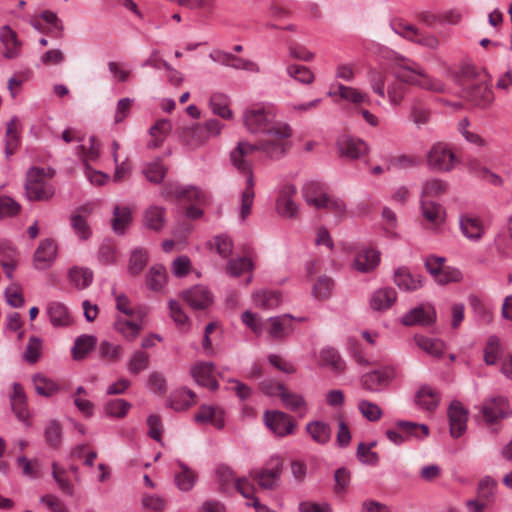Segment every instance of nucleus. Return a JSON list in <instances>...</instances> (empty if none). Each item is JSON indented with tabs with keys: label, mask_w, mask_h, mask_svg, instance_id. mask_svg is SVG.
<instances>
[{
	"label": "nucleus",
	"mask_w": 512,
	"mask_h": 512,
	"mask_svg": "<svg viewBox=\"0 0 512 512\" xmlns=\"http://www.w3.org/2000/svg\"><path fill=\"white\" fill-rule=\"evenodd\" d=\"M459 225L462 234L469 240L477 241L484 235L485 228L483 222L474 214H461L459 217Z\"/></svg>",
	"instance_id": "20"
},
{
	"label": "nucleus",
	"mask_w": 512,
	"mask_h": 512,
	"mask_svg": "<svg viewBox=\"0 0 512 512\" xmlns=\"http://www.w3.org/2000/svg\"><path fill=\"white\" fill-rule=\"evenodd\" d=\"M257 151H261V141L258 144L239 141L235 148L230 151V162L240 173L249 177L253 175L252 156Z\"/></svg>",
	"instance_id": "5"
},
{
	"label": "nucleus",
	"mask_w": 512,
	"mask_h": 512,
	"mask_svg": "<svg viewBox=\"0 0 512 512\" xmlns=\"http://www.w3.org/2000/svg\"><path fill=\"white\" fill-rule=\"evenodd\" d=\"M131 408V404L125 399H113L104 405V413L107 417L124 418Z\"/></svg>",
	"instance_id": "56"
},
{
	"label": "nucleus",
	"mask_w": 512,
	"mask_h": 512,
	"mask_svg": "<svg viewBox=\"0 0 512 512\" xmlns=\"http://www.w3.org/2000/svg\"><path fill=\"white\" fill-rule=\"evenodd\" d=\"M470 98L476 105L485 107L494 100V95L487 85H479L471 90Z\"/></svg>",
	"instance_id": "64"
},
{
	"label": "nucleus",
	"mask_w": 512,
	"mask_h": 512,
	"mask_svg": "<svg viewBox=\"0 0 512 512\" xmlns=\"http://www.w3.org/2000/svg\"><path fill=\"white\" fill-rule=\"evenodd\" d=\"M15 257V249L6 242V247L1 252L0 263L3 267L4 273L9 279L13 278L14 270L17 267V260Z\"/></svg>",
	"instance_id": "59"
},
{
	"label": "nucleus",
	"mask_w": 512,
	"mask_h": 512,
	"mask_svg": "<svg viewBox=\"0 0 512 512\" xmlns=\"http://www.w3.org/2000/svg\"><path fill=\"white\" fill-rule=\"evenodd\" d=\"M293 320L295 318L291 314L269 317L265 330L273 340H283L293 333Z\"/></svg>",
	"instance_id": "11"
},
{
	"label": "nucleus",
	"mask_w": 512,
	"mask_h": 512,
	"mask_svg": "<svg viewBox=\"0 0 512 512\" xmlns=\"http://www.w3.org/2000/svg\"><path fill=\"white\" fill-rule=\"evenodd\" d=\"M297 188L293 184H284L279 188L276 199V211L284 218H295L298 215V205L294 201Z\"/></svg>",
	"instance_id": "10"
},
{
	"label": "nucleus",
	"mask_w": 512,
	"mask_h": 512,
	"mask_svg": "<svg viewBox=\"0 0 512 512\" xmlns=\"http://www.w3.org/2000/svg\"><path fill=\"white\" fill-rule=\"evenodd\" d=\"M282 473V460L279 456H272L265 467L252 469L249 476L257 481L262 489L272 490L278 485Z\"/></svg>",
	"instance_id": "6"
},
{
	"label": "nucleus",
	"mask_w": 512,
	"mask_h": 512,
	"mask_svg": "<svg viewBox=\"0 0 512 512\" xmlns=\"http://www.w3.org/2000/svg\"><path fill=\"white\" fill-rule=\"evenodd\" d=\"M21 124L17 116H13L6 124L5 132V154L10 157L20 142Z\"/></svg>",
	"instance_id": "30"
},
{
	"label": "nucleus",
	"mask_w": 512,
	"mask_h": 512,
	"mask_svg": "<svg viewBox=\"0 0 512 512\" xmlns=\"http://www.w3.org/2000/svg\"><path fill=\"white\" fill-rule=\"evenodd\" d=\"M302 195L309 206L317 209H322L325 197L328 196L324 189L315 182L306 183L302 188Z\"/></svg>",
	"instance_id": "37"
},
{
	"label": "nucleus",
	"mask_w": 512,
	"mask_h": 512,
	"mask_svg": "<svg viewBox=\"0 0 512 512\" xmlns=\"http://www.w3.org/2000/svg\"><path fill=\"white\" fill-rule=\"evenodd\" d=\"M195 403V394L189 389H182L171 394L169 405L176 411H184Z\"/></svg>",
	"instance_id": "48"
},
{
	"label": "nucleus",
	"mask_w": 512,
	"mask_h": 512,
	"mask_svg": "<svg viewBox=\"0 0 512 512\" xmlns=\"http://www.w3.org/2000/svg\"><path fill=\"white\" fill-rule=\"evenodd\" d=\"M286 72L290 78L304 85L312 84L315 80L314 73L306 66L290 64L287 66Z\"/></svg>",
	"instance_id": "52"
},
{
	"label": "nucleus",
	"mask_w": 512,
	"mask_h": 512,
	"mask_svg": "<svg viewBox=\"0 0 512 512\" xmlns=\"http://www.w3.org/2000/svg\"><path fill=\"white\" fill-rule=\"evenodd\" d=\"M171 128L169 120L161 119L158 120L150 129L149 133L153 137V140H151L148 143V146L150 148H156L158 147L161 142L163 141L165 135L169 132Z\"/></svg>",
	"instance_id": "60"
},
{
	"label": "nucleus",
	"mask_w": 512,
	"mask_h": 512,
	"mask_svg": "<svg viewBox=\"0 0 512 512\" xmlns=\"http://www.w3.org/2000/svg\"><path fill=\"white\" fill-rule=\"evenodd\" d=\"M179 471L176 472L174 480L177 488L183 492L190 491L196 484L197 473L182 461H177Z\"/></svg>",
	"instance_id": "31"
},
{
	"label": "nucleus",
	"mask_w": 512,
	"mask_h": 512,
	"mask_svg": "<svg viewBox=\"0 0 512 512\" xmlns=\"http://www.w3.org/2000/svg\"><path fill=\"white\" fill-rule=\"evenodd\" d=\"M320 364L329 367L334 372L340 373L345 369V362L334 348L326 347L320 351Z\"/></svg>",
	"instance_id": "42"
},
{
	"label": "nucleus",
	"mask_w": 512,
	"mask_h": 512,
	"mask_svg": "<svg viewBox=\"0 0 512 512\" xmlns=\"http://www.w3.org/2000/svg\"><path fill=\"white\" fill-rule=\"evenodd\" d=\"M436 320V311L430 306H419L411 309L402 316L401 322L406 326L430 325Z\"/></svg>",
	"instance_id": "18"
},
{
	"label": "nucleus",
	"mask_w": 512,
	"mask_h": 512,
	"mask_svg": "<svg viewBox=\"0 0 512 512\" xmlns=\"http://www.w3.org/2000/svg\"><path fill=\"white\" fill-rule=\"evenodd\" d=\"M450 435L453 438L461 437L467 429L468 410L459 401H453L448 408Z\"/></svg>",
	"instance_id": "12"
},
{
	"label": "nucleus",
	"mask_w": 512,
	"mask_h": 512,
	"mask_svg": "<svg viewBox=\"0 0 512 512\" xmlns=\"http://www.w3.org/2000/svg\"><path fill=\"white\" fill-rule=\"evenodd\" d=\"M396 426L405 433L407 440L409 438L423 440L429 435V427L426 424H418L416 422L399 420L396 422Z\"/></svg>",
	"instance_id": "47"
},
{
	"label": "nucleus",
	"mask_w": 512,
	"mask_h": 512,
	"mask_svg": "<svg viewBox=\"0 0 512 512\" xmlns=\"http://www.w3.org/2000/svg\"><path fill=\"white\" fill-rule=\"evenodd\" d=\"M68 278L70 283L77 289H85L93 281V272L85 267H72L69 270Z\"/></svg>",
	"instance_id": "44"
},
{
	"label": "nucleus",
	"mask_w": 512,
	"mask_h": 512,
	"mask_svg": "<svg viewBox=\"0 0 512 512\" xmlns=\"http://www.w3.org/2000/svg\"><path fill=\"white\" fill-rule=\"evenodd\" d=\"M481 412L489 423H494L511 414L509 405L504 397H491L487 399L481 407Z\"/></svg>",
	"instance_id": "15"
},
{
	"label": "nucleus",
	"mask_w": 512,
	"mask_h": 512,
	"mask_svg": "<svg viewBox=\"0 0 512 512\" xmlns=\"http://www.w3.org/2000/svg\"><path fill=\"white\" fill-rule=\"evenodd\" d=\"M276 390L284 408L296 413L300 417H304L307 414L309 406L302 394L290 391L283 385H277Z\"/></svg>",
	"instance_id": "13"
},
{
	"label": "nucleus",
	"mask_w": 512,
	"mask_h": 512,
	"mask_svg": "<svg viewBox=\"0 0 512 512\" xmlns=\"http://www.w3.org/2000/svg\"><path fill=\"white\" fill-rule=\"evenodd\" d=\"M497 490V482L490 476L483 477L478 484V498L487 502L494 499Z\"/></svg>",
	"instance_id": "61"
},
{
	"label": "nucleus",
	"mask_w": 512,
	"mask_h": 512,
	"mask_svg": "<svg viewBox=\"0 0 512 512\" xmlns=\"http://www.w3.org/2000/svg\"><path fill=\"white\" fill-rule=\"evenodd\" d=\"M397 300V293L391 287L376 289L369 298V306L375 312L390 309Z\"/></svg>",
	"instance_id": "22"
},
{
	"label": "nucleus",
	"mask_w": 512,
	"mask_h": 512,
	"mask_svg": "<svg viewBox=\"0 0 512 512\" xmlns=\"http://www.w3.org/2000/svg\"><path fill=\"white\" fill-rule=\"evenodd\" d=\"M337 147L342 156L357 159L368 152V145L359 138L344 135L339 137Z\"/></svg>",
	"instance_id": "17"
},
{
	"label": "nucleus",
	"mask_w": 512,
	"mask_h": 512,
	"mask_svg": "<svg viewBox=\"0 0 512 512\" xmlns=\"http://www.w3.org/2000/svg\"><path fill=\"white\" fill-rule=\"evenodd\" d=\"M194 419L197 423H210L218 429H222L225 425L223 410L209 405L201 406Z\"/></svg>",
	"instance_id": "28"
},
{
	"label": "nucleus",
	"mask_w": 512,
	"mask_h": 512,
	"mask_svg": "<svg viewBox=\"0 0 512 512\" xmlns=\"http://www.w3.org/2000/svg\"><path fill=\"white\" fill-rule=\"evenodd\" d=\"M114 330L128 341L133 342L140 334L142 326L139 322L118 316L113 324Z\"/></svg>",
	"instance_id": "34"
},
{
	"label": "nucleus",
	"mask_w": 512,
	"mask_h": 512,
	"mask_svg": "<svg viewBox=\"0 0 512 512\" xmlns=\"http://www.w3.org/2000/svg\"><path fill=\"white\" fill-rule=\"evenodd\" d=\"M357 408L360 414L370 422H377L383 417L382 408L372 401L361 399L358 401Z\"/></svg>",
	"instance_id": "57"
},
{
	"label": "nucleus",
	"mask_w": 512,
	"mask_h": 512,
	"mask_svg": "<svg viewBox=\"0 0 512 512\" xmlns=\"http://www.w3.org/2000/svg\"><path fill=\"white\" fill-rule=\"evenodd\" d=\"M439 401V393L428 385H423L415 395L416 404L426 411H434L437 408Z\"/></svg>",
	"instance_id": "35"
},
{
	"label": "nucleus",
	"mask_w": 512,
	"mask_h": 512,
	"mask_svg": "<svg viewBox=\"0 0 512 512\" xmlns=\"http://www.w3.org/2000/svg\"><path fill=\"white\" fill-rule=\"evenodd\" d=\"M166 270L162 265L150 268L146 276V285L152 291H161L166 284Z\"/></svg>",
	"instance_id": "50"
},
{
	"label": "nucleus",
	"mask_w": 512,
	"mask_h": 512,
	"mask_svg": "<svg viewBox=\"0 0 512 512\" xmlns=\"http://www.w3.org/2000/svg\"><path fill=\"white\" fill-rule=\"evenodd\" d=\"M334 289V281L328 276L317 278L312 287V296L317 300L330 298Z\"/></svg>",
	"instance_id": "54"
},
{
	"label": "nucleus",
	"mask_w": 512,
	"mask_h": 512,
	"mask_svg": "<svg viewBox=\"0 0 512 512\" xmlns=\"http://www.w3.org/2000/svg\"><path fill=\"white\" fill-rule=\"evenodd\" d=\"M457 163L453 151L447 144H434L427 154V165L430 169L440 172L451 171Z\"/></svg>",
	"instance_id": "7"
},
{
	"label": "nucleus",
	"mask_w": 512,
	"mask_h": 512,
	"mask_svg": "<svg viewBox=\"0 0 512 512\" xmlns=\"http://www.w3.org/2000/svg\"><path fill=\"white\" fill-rule=\"evenodd\" d=\"M238 478L235 477L234 472L226 465H220L216 469V482L218 489L221 493L229 494L235 487V481Z\"/></svg>",
	"instance_id": "43"
},
{
	"label": "nucleus",
	"mask_w": 512,
	"mask_h": 512,
	"mask_svg": "<svg viewBox=\"0 0 512 512\" xmlns=\"http://www.w3.org/2000/svg\"><path fill=\"white\" fill-rule=\"evenodd\" d=\"M448 190V184L443 180L431 178L423 182L421 199L439 197Z\"/></svg>",
	"instance_id": "51"
},
{
	"label": "nucleus",
	"mask_w": 512,
	"mask_h": 512,
	"mask_svg": "<svg viewBox=\"0 0 512 512\" xmlns=\"http://www.w3.org/2000/svg\"><path fill=\"white\" fill-rule=\"evenodd\" d=\"M416 345L433 357H440L444 352V343L435 338H429L423 335L415 336Z\"/></svg>",
	"instance_id": "49"
},
{
	"label": "nucleus",
	"mask_w": 512,
	"mask_h": 512,
	"mask_svg": "<svg viewBox=\"0 0 512 512\" xmlns=\"http://www.w3.org/2000/svg\"><path fill=\"white\" fill-rule=\"evenodd\" d=\"M51 175L44 169L31 167L26 174L25 191L27 198L32 201H46L54 193V187L50 183Z\"/></svg>",
	"instance_id": "3"
},
{
	"label": "nucleus",
	"mask_w": 512,
	"mask_h": 512,
	"mask_svg": "<svg viewBox=\"0 0 512 512\" xmlns=\"http://www.w3.org/2000/svg\"><path fill=\"white\" fill-rule=\"evenodd\" d=\"M209 106L213 114L223 118L231 119L233 113L229 108V98L223 93H214L209 100Z\"/></svg>",
	"instance_id": "46"
},
{
	"label": "nucleus",
	"mask_w": 512,
	"mask_h": 512,
	"mask_svg": "<svg viewBox=\"0 0 512 512\" xmlns=\"http://www.w3.org/2000/svg\"><path fill=\"white\" fill-rule=\"evenodd\" d=\"M190 373L198 385L207 387L210 390H216L218 388L215 367L212 362H196L191 366Z\"/></svg>",
	"instance_id": "14"
},
{
	"label": "nucleus",
	"mask_w": 512,
	"mask_h": 512,
	"mask_svg": "<svg viewBox=\"0 0 512 512\" xmlns=\"http://www.w3.org/2000/svg\"><path fill=\"white\" fill-rule=\"evenodd\" d=\"M327 95L331 97L339 95L342 100L356 105L369 101V96L367 93L362 92L358 88L345 86L342 84L337 85V92L329 91Z\"/></svg>",
	"instance_id": "39"
},
{
	"label": "nucleus",
	"mask_w": 512,
	"mask_h": 512,
	"mask_svg": "<svg viewBox=\"0 0 512 512\" xmlns=\"http://www.w3.org/2000/svg\"><path fill=\"white\" fill-rule=\"evenodd\" d=\"M97 338L93 335L83 334L76 338L72 347V356L75 360H82L94 349Z\"/></svg>",
	"instance_id": "41"
},
{
	"label": "nucleus",
	"mask_w": 512,
	"mask_h": 512,
	"mask_svg": "<svg viewBox=\"0 0 512 512\" xmlns=\"http://www.w3.org/2000/svg\"><path fill=\"white\" fill-rule=\"evenodd\" d=\"M379 262L380 252L372 248H366L357 253L353 265L359 272L368 273L374 270Z\"/></svg>",
	"instance_id": "27"
},
{
	"label": "nucleus",
	"mask_w": 512,
	"mask_h": 512,
	"mask_svg": "<svg viewBox=\"0 0 512 512\" xmlns=\"http://www.w3.org/2000/svg\"><path fill=\"white\" fill-rule=\"evenodd\" d=\"M504 348L501 339L497 335L487 338L483 349V360L487 365H495L502 357Z\"/></svg>",
	"instance_id": "38"
},
{
	"label": "nucleus",
	"mask_w": 512,
	"mask_h": 512,
	"mask_svg": "<svg viewBox=\"0 0 512 512\" xmlns=\"http://www.w3.org/2000/svg\"><path fill=\"white\" fill-rule=\"evenodd\" d=\"M278 108L265 102L248 107L243 113V124L251 133H262L261 151L270 159L282 158L291 148L292 126L277 120Z\"/></svg>",
	"instance_id": "1"
},
{
	"label": "nucleus",
	"mask_w": 512,
	"mask_h": 512,
	"mask_svg": "<svg viewBox=\"0 0 512 512\" xmlns=\"http://www.w3.org/2000/svg\"><path fill=\"white\" fill-rule=\"evenodd\" d=\"M394 283L405 291H415L422 287L423 278L420 274L411 273L407 268L400 267L394 272Z\"/></svg>",
	"instance_id": "25"
},
{
	"label": "nucleus",
	"mask_w": 512,
	"mask_h": 512,
	"mask_svg": "<svg viewBox=\"0 0 512 512\" xmlns=\"http://www.w3.org/2000/svg\"><path fill=\"white\" fill-rule=\"evenodd\" d=\"M305 429L312 440L320 445L327 444L332 436L329 424L323 421H310L306 424Z\"/></svg>",
	"instance_id": "36"
},
{
	"label": "nucleus",
	"mask_w": 512,
	"mask_h": 512,
	"mask_svg": "<svg viewBox=\"0 0 512 512\" xmlns=\"http://www.w3.org/2000/svg\"><path fill=\"white\" fill-rule=\"evenodd\" d=\"M100 356L110 362H117L123 356V348L120 344L110 341H102L99 346Z\"/></svg>",
	"instance_id": "63"
},
{
	"label": "nucleus",
	"mask_w": 512,
	"mask_h": 512,
	"mask_svg": "<svg viewBox=\"0 0 512 512\" xmlns=\"http://www.w3.org/2000/svg\"><path fill=\"white\" fill-rule=\"evenodd\" d=\"M252 298L254 305L263 310L276 309L283 302L282 294L274 290L256 291L253 293Z\"/></svg>",
	"instance_id": "29"
},
{
	"label": "nucleus",
	"mask_w": 512,
	"mask_h": 512,
	"mask_svg": "<svg viewBox=\"0 0 512 512\" xmlns=\"http://www.w3.org/2000/svg\"><path fill=\"white\" fill-rule=\"evenodd\" d=\"M267 428L278 437H286L295 433L297 423L285 412L279 410L266 411L263 416Z\"/></svg>",
	"instance_id": "8"
},
{
	"label": "nucleus",
	"mask_w": 512,
	"mask_h": 512,
	"mask_svg": "<svg viewBox=\"0 0 512 512\" xmlns=\"http://www.w3.org/2000/svg\"><path fill=\"white\" fill-rule=\"evenodd\" d=\"M392 70L395 79L387 84L386 97L392 107H398L409 89L407 85L434 93L444 91V84L431 76L419 63L402 55H395Z\"/></svg>",
	"instance_id": "2"
},
{
	"label": "nucleus",
	"mask_w": 512,
	"mask_h": 512,
	"mask_svg": "<svg viewBox=\"0 0 512 512\" xmlns=\"http://www.w3.org/2000/svg\"><path fill=\"white\" fill-rule=\"evenodd\" d=\"M398 376L399 370L396 366L385 365L363 374L360 384L368 392L379 393L388 388Z\"/></svg>",
	"instance_id": "4"
},
{
	"label": "nucleus",
	"mask_w": 512,
	"mask_h": 512,
	"mask_svg": "<svg viewBox=\"0 0 512 512\" xmlns=\"http://www.w3.org/2000/svg\"><path fill=\"white\" fill-rule=\"evenodd\" d=\"M164 196H173L180 202L191 203L202 206L207 201V195L205 192L194 186H179L177 184L166 185Z\"/></svg>",
	"instance_id": "9"
},
{
	"label": "nucleus",
	"mask_w": 512,
	"mask_h": 512,
	"mask_svg": "<svg viewBox=\"0 0 512 512\" xmlns=\"http://www.w3.org/2000/svg\"><path fill=\"white\" fill-rule=\"evenodd\" d=\"M370 87L380 98L386 97V73L378 69H370L367 73Z\"/></svg>",
	"instance_id": "53"
},
{
	"label": "nucleus",
	"mask_w": 512,
	"mask_h": 512,
	"mask_svg": "<svg viewBox=\"0 0 512 512\" xmlns=\"http://www.w3.org/2000/svg\"><path fill=\"white\" fill-rule=\"evenodd\" d=\"M141 505L145 510L151 512H164L167 502L158 494L144 493L141 496Z\"/></svg>",
	"instance_id": "62"
},
{
	"label": "nucleus",
	"mask_w": 512,
	"mask_h": 512,
	"mask_svg": "<svg viewBox=\"0 0 512 512\" xmlns=\"http://www.w3.org/2000/svg\"><path fill=\"white\" fill-rule=\"evenodd\" d=\"M143 223L148 229L161 230L166 224L165 208L156 205L148 207L144 212Z\"/></svg>",
	"instance_id": "40"
},
{
	"label": "nucleus",
	"mask_w": 512,
	"mask_h": 512,
	"mask_svg": "<svg viewBox=\"0 0 512 512\" xmlns=\"http://www.w3.org/2000/svg\"><path fill=\"white\" fill-rule=\"evenodd\" d=\"M0 42L4 47V58L15 59L20 55L21 42L18 40L16 33L9 26L1 27Z\"/></svg>",
	"instance_id": "24"
},
{
	"label": "nucleus",
	"mask_w": 512,
	"mask_h": 512,
	"mask_svg": "<svg viewBox=\"0 0 512 512\" xmlns=\"http://www.w3.org/2000/svg\"><path fill=\"white\" fill-rule=\"evenodd\" d=\"M383 220V233L385 237L390 239H399L400 235L397 232L398 220L395 212L388 207L382 210Z\"/></svg>",
	"instance_id": "55"
},
{
	"label": "nucleus",
	"mask_w": 512,
	"mask_h": 512,
	"mask_svg": "<svg viewBox=\"0 0 512 512\" xmlns=\"http://www.w3.org/2000/svg\"><path fill=\"white\" fill-rule=\"evenodd\" d=\"M420 210L424 220L428 224V228L431 230H438L445 222L446 213L444 208L434 201L421 199Z\"/></svg>",
	"instance_id": "16"
},
{
	"label": "nucleus",
	"mask_w": 512,
	"mask_h": 512,
	"mask_svg": "<svg viewBox=\"0 0 512 512\" xmlns=\"http://www.w3.org/2000/svg\"><path fill=\"white\" fill-rule=\"evenodd\" d=\"M46 313L54 327H67L73 322L68 308L61 302L48 303Z\"/></svg>",
	"instance_id": "26"
},
{
	"label": "nucleus",
	"mask_w": 512,
	"mask_h": 512,
	"mask_svg": "<svg viewBox=\"0 0 512 512\" xmlns=\"http://www.w3.org/2000/svg\"><path fill=\"white\" fill-rule=\"evenodd\" d=\"M112 214L111 225L113 231L118 235H123L132 223L130 207L115 205Z\"/></svg>",
	"instance_id": "32"
},
{
	"label": "nucleus",
	"mask_w": 512,
	"mask_h": 512,
	"mask_svg": "<svg viewBox=\"0 0 512 512\" xmlns=\"http://www.w3.org/2000/svg\"><path fill=\"white\" fill-rule=\"evenodd\" d=\"M254 264L249 257H239L230 260L226 265V273L232 277H239L244 273H249L246 279V285L250 284L253 279L252 271Z\"/></svg>",
	"instance_id": "33"
},
{
	"label": "nucleus",
	"mask_w": 512,
	"mask_h": 512,
	"mask_svg": "<svg viewBox=\"0 0 512 512\" xmlns=\"http://www.w3.org/2000/svg\"><path fill=\"white\" fill-rule=\"evenodd\" d=\"M255 193H254V177L250 175L246 178V188L241 194V203L239 215L241 221H244L251 212Z\"/></svg>",
	"instance_id": "45"
},
{
	"label": "nucleus",
	"mask_w": 512,
	"mask_h": 512,
	"mask_svg": "<svg viewBox=\"0 0 512 512\" xmlns=\"http://www.w3.org/2000/svg\"><path fill=\"white\" fill-rule=\"evenodd\" d=\"M183 298L193 309H205L214 299L210 290L202 285H196L185 291Z\"/></svg>",
	"instance_id": "23"
},
{
	"label": "nucleus",
	"mask_w": 512,
	"mask_h": 512,
	"mask_svg": "<svg viewBox=\"0 0 512 512\" xmlns=\"http://www.w3.org/2000/svg\"><path fill=\"white\" fill-rule=\"evenodd\" d=\"M179 6L192 11H200L204 15H212L216 9V0H176Z\"/></svg>",
	"instance_id": "58"
},
{
	"label": "nucleus",
	"mask_w": 512,
	"mask_h": 512,
	"mask_svg": "<svg viewBox=\"0 0 512 512\" xmlns=\"http://www.w3.org/2000/svg\"><path fill=\"white\" fill-rule=\"evenodd\" d=\"M56 254L57 247L52 240L45 239L41 241L34 253V267L38 270L49 268L56 259Z\"/></svg>",
	"instance_id": "19"
},
{
	"label": "nucleus",
	"mask_w": 512,
	"mask_h": 512,
	"mask_svg": "<svg viewBox=\"0 0 512 512\" xmlns=\"http://www.w3.org/2000/svg\"><path fill=\"white\" fill-rule=\"evenodd\" d=\"M12 393L10 395L11 407L19 421L29 425L30 413L27 408V397L21 384H12Z\"/></svg>",
	"instance_id": "21"
}]
</instances>
